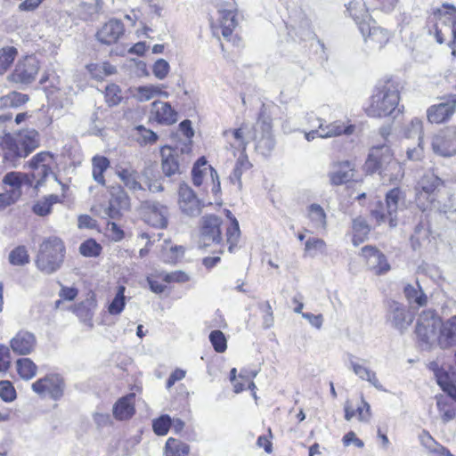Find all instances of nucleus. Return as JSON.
Masks as SVG:
<instances>
[{
    "label": "nucleus",
    "instance_id": "nucleus-42",
    "mask_svg": "<svg viewBox=\"0 0 456 456\" xmlns=\"http://www.w3.org/2000/svg\"><path fill=\"white\" fill-rule=\"evenodd\" d=\"M53 254L65 255V246L63 241L55 236L45 239L40 245V252H48Z\"/></svg>",
    "mask_w": 456,
    "mask_h": 456
},
{
    "label": "nucleus",
    "instance_id": "nucleus-28",
    "mask_svg": "<svg viewBox=\"0 0 456 456\" xmlns=\"http://www.w3.org/2000/svg\"><path fill=\"white\" fill-rule=\"evenodd\" d=\"M97 307V302L94 295L75 305L73 312L79 320L90 329L94 327L93 317Z\"/></svg>",
    "mask_w": 456,
    "mask_h": 456
},
{
    "label": "nucleus",
    "instance_id": "nucleus-31",
    "mask_svg": "<svg viewBox=\"0 0 456 456\" xmlns=\"http://www.w3.org/2000/svg\"><path fill=\"white\" fill-rule=\"evenodd\" d=\"M134 395L121 397L113 406V415L118 420L130 419L134 414Z\"/></svg>",
    "mask_w": 456,
    "mask_h": 456
},
{
    "label": "nucleus",
    "instance_id": "nucleus-5",
    "mask_svg": "<svg viewBox=\"0 0 456 456\" xmlns=\"http://www.w3.org/2000/svg\"><path fill=\"white\" fill-rule=\"evenodd\" d=\"M442 319L435 310H424L419 314L415 332L418 337L419 344L423 349H430L434 346H438V337Z\"/></svg>",
    "mask_w": 456,
    "mask_h": 456
},
{
    "label": "nucleus",
    "instance_id": "nucleus-14",
    "mask_svg": "<svg viewBox=\"0 0 456 456\" xmlns=\"http://www.w3.org/2000/svg\"><path fill=\"white\" fill-rule=\"evenodd\" d=\"M183 151V149L179 150L178 147L171 148L166 146L162 148L161 168L166 176L171 177L183 172V168L188 162L181 155Z\"/></svg>",
    "mask_w": 456,
    "mask_h": 456
},
{
    "label": "nucleus",
    "instance_id": "nucleus-43",
    "mask_svg": "<svg viewBox=\"0 0 456 456\" xmlns=\"http://www.w3.org/2000/svg\"><path fill=\"white\" fill-rule=\"evenodd\" d=\"M125 291L126 288L124 286L118 288L115 297L108 306V311L111 315H118L124 310L126 305Z\"/></svg>",
    "mask_w": 456,
    "mask_h": 456
},
{
    "label": "nucleus",
    "instance_id": "nucleus-21",
    "mask_svg": "<svg viewBox=\"0 0 456 456\" xmlns=\"http://www.w3.org/2000/svg\"><path fill=\"white\" fill-rule=\"evenodd\" d=\"M456 110V97L431 105L427 110V118L431 124H442L448 121Z\"/></svg>",
    "mask_w": 456,
    "mask_h": 456
},
{
    "label": "nucleus",
    "instance_id": "nucleus-19",
    "mask_svg": "<svg viewBox=\"0 0 456 456\" xmlns=\"http://www.w3.org/2000/svg\"><path fill=\"white\" fill-rule=\"evenodd\" d=\"M362 254L366 261L368 269L376 275H384L390 269V264L387 256L378 248L372 246H364L362 248Z\"/></svg>",
    "mask_w": 456,
    "mask_h": 456
},
{
    "label": "nucleus",
    "instance_id": "nucleus-58",
    "mask_svg": "<svg viewBox=\"0 0 456 456\" xmlns=\"http://www.w3.org/2000/svg\"><path fill=\"white\" fill-rule=\"evenodd\" d=\"M169 69L168 62L164 59H159L153 65L152 72L157 78L161 80L167 76Z\"/></svg>",
    "mask_w": 456,
    "mask_h": 456
},
{
    "label": "nucleus",
    "instance_id": "nucleus-51",
    "mask_svg": "<svg viewBox=\"0 0 456 456\" xmlns=\"http://www.w3.org/2000/svg\"><path fill=\"white\" fill-rule=\"evenodd\" d=\"M102 247L94 240L89 239L84 241L79 247V252L84 256L93 257L101 254Z\"/></svg>",
    "mask_w": 456,
    "mask_h": 456
},
{
    "label": "nucleus",
    "instance_id": "nucleus-56",
    "mask_svg": "<svg viewBox=\"0 0 456 456\" xmlns=\"http://www.w3.org/2000/svg\"><path fill=\"white\" fill-rule=\"evenodd\" d=\"M106 102L110 106L118 105L121 101L120 89L116 85H110L105 89Z\"/></svg>",
    "mask_w": 456,
    "mask_h": 456
},
{
    "label": "nucleus",
    "instance_id": "nucleus-33",
    "mask_svg": "<svg viewBox=\"0 0 456 456\" xmlns=\"http://www.w3.org/2000/svg\"><path fill=\"white\" fill-rule=\"evenodd\" d=\"M116 175L129 190L140 191L142 189L139 182V174L134 168L118 167L116 168Z\"/></svg>",
    "mask_w": 456,
    "mask_h": 456
},
{
    "label": "nucleus",
    "instance_id": "nucleus-3",
    "mask_svg": "<svg viewBox=\"0 0 456 456\" xmlns=\"http://www.w3.org/2000/svg\"><path fill=\"white\" fill-rule=\"evenodd\" d=\"M400 94L397 85L387 81L377 86L375 93L370 100V104L365 108L369 117L382 118L400 114L403 107L399 106Z\"/></svg>",
    "mask_w": 456,
    "mask_h": 456
},
{
    "label": "nucleus",
    "instance_id": "nucleus-40",
    "mask_svg": "<svg viewBox=\"0 0 456 456\" xmlns=\"http://www.w3.org/2000/svg\"><path fill=\"white\" fill-rule=\"evenodd\" d=\"M236 26L237 21L232 11L224 10L220 12V28L224 38H230Z\"/></svg>",
    "mask_w": 456,
    "mask_h": 456
},
{
    "label": "nucleus",
    "instance_id": "nucleus-30",
    "mask_svg": "<svg viewBox=\"0 0 456 456\" xmlns=\"http://www.w3.org/2000/svg\"><path fill=\"white\" fill-rule=\"evenodd\" d=\"M354 176V166L349 161L336 164L329 177L333 185H341L350 181Z\"/></svg>",
    "mask_w": 456,
    "mask_h": 456
},
{
    "label": "nucleus",
    "instance_id": "nucleus-36",
    "mask_svg": "<svg viewBox=\"0 0 456 456\" xmlns=\"http://www.w3.org/2000/svg\"><path fill=\"white\" fill-rule=\"evenodd\" d=\"M353 244L358 246L362 243L367 238L370 232V226L366 220L361 216L356 217L353 220Z\"/></svg>",
    "mask_w": 456,
    "mask_h": 456
},
{
    "label": "nucleus",
    "instance_id": "nucleus-16",
    "mask_svg": "<svg viewBox=\"0 0 456 456\" xmlns=\"http://www.w3.org/2000/svg\"><path fill=\"white\" fill-rule=\"evenodd\" d=\"M413 319V314L403 304L393 301L389 305L387 322L401 333L404 332L411 326Z\"/></svg>",
    "mask_w": 456,
    "mask_h": 456
},
{
    "label": "nucleus",
    "instance_id": "nucleus-63",
    "mask_svg": "<svg viewBox=\"0 0 456 456\" xmlns=\"http://www.w3.org/2000/svg\"><path fill=\"white\" fill-rule=\"evenodd\" d=\"M163 280L166 282H185L189 281V276L187 273L182 271H176L173 273H166L163 277Z\"/></svg>",
    "mask_w": 456,
    "mask_h": 456
},
{
    "label": "nucleus",
    "instance_id": "nucleus-61",
    "mask_svg": "<svg viewBox=\"0 0 456 456\" xmlns=\"http://www.w3.org/2000/svg\"><path fill=\"white\" fill-rule=\"evenodd\" d=\"M11 365V354L8 346L0 345V372H6Z\"/></svg>",
    "mask_w": 456,
    "mask_h": 456
},
{
    "label": "nucleus",
    "instance_id": "nucleus-23",
    "mask_svg": "<svg viewBox=\"0 0 456 456\" xmlns=\"http://www.w3.org/2000/svg\"><path fill=\"white\" fill-rule=\"evenodd\" d=\"M314 122L317 123L320 128L321 138H330L339 136L341 134H352L354 131V126L352 124H345L341 120H336L331 123H327L323 118H316Z\"/></svg>",
    "mask_w": 456,
    "mask_h": 456
},
{
    "label": "nucleus",
    "instance_id": "nucleus-45",
    "mask_svg": "<svg viewBox=\"0 0 456 456\" xmlns=\"http://www.w3.org/2000/svg\"><path fill=\"white\" fill-rule=\"evenodd\" d=\"M156 95L168 96L167 92H163L159 86H144L137 89L136 98L140 102H147L155 97Z\"/></svg>",
    "mask_w": 456,
    "mask_h": 456
},
{
    "label": "nucleus",
    "instance_id": "nucleus-49",
    "mask_svg": "<svg viewBox=\"0 0 456 456\" xmlns=\"http://www.w3.org/2000/svg\"><path fill=\"white\" fill-rule=\"evenodd\" d=\"M305 251L312 256L318 253L322 254L326 251V242L322 239L309 238L305 241Z\"/></svg>",
    "mask_w": 456,
    "mask_h": 456
},
{
    "label": "nucleus",
    "instance_id": "nucleus-1",
    "mask_svg": "<svg viewBox=\"0 0 456 456\" xmlns=\"http://www.w3.org/2000/svg\"><path fill=\"white\" fill-rule=\"evenodd\" d=\"M415 202L422 212L447 214L456 211V204L445 190V183L433 172L424 174L415 186Z\"/></svg>",
    "mask_w": 456,
    "mask_h": 456
},
{
    "label": "nucleus",
    "instance_id": "nucleus-27",
    "mask_svg": "<svg viewBox=\"0 0 456 456\" xmlns=\"http://www.w3.org/2000/svg\"><path fill=\"white\" fill-rule=\"evenodd\" d=\"M438 346L441 349L456 346V315L442 322L438 337Z\"/></svg>",
    "mask_w": 456,
    "mask_h": 456
},
{
    "label": "nucleus",
    "instance_id": "nucleus-15",
    "mask_svg": "<svg viewBox=\"0 0 456 456\" xmlns=\"http://www.w3.org/2000/svg\"><path fill=\"white\" fill-rule=\"evenodd\" d=\"M432 149L442 157L456 155V127H447L436 134L432 139Z\"/></svg>",
    "mask_w": 456,
    "mask_h": 456
},
{
    "label": "nucleus",
    "instance_id": "nucleus-32",
    "mask_svg": "<svg viewBox=\"0 0 456 456\" xmlns=\"http://www.w3.org/2000/svg\"><path fill=\"white\" fill-rule=\"evenodd\" d=\"M403 294L411 305L421 307L425 306L428 303V296L423 291L418 281L414 284H406L403 287Z\"/></svg>",
    "mask_w": 456,
    "mask_h": 456
},
{
    "label": "nucleus",
    "instance_id": "nucleus-60",
    "mask_svg": "<svg viewBox=\"0 0 456 456\" xmlns=\"http://www.w3.org/2000/svg\"><path fill=\"white\" fill-rule=\"evenodd\" d=\"M25 97H27V95H21L17 93L3 96L0 98V107H16L18 102L25 101Z\"/></svg>",
    "mask_w": 456,
    "mask_h": 456
},
{
    "label": "nucleus",
    "instance_id": "nucleus-9",
    "mask_svg": "<svg viewBox=\"0 0 456 456\" xmlns=\"http://www.w3.org/2000/svg\"><path fill=\"white\" fill-rule=\"evenodd\" d=\"M53 154L50 151H41L30 159V187L42 185L44 180L52 173Z\"/></svg>",
    "mask_w": 456,
    "mask_h": 456
},
{
    "label": "nucleus",
    "instance_id": "nucleus-39",
    "mask_svg": "<svg viewBox=\"0 0 456 456\" xmlns=\"http://www.w3.org/2000/svg\"><path fill=\"white\" fill-rule=\"evenodd\" d=\"M10 346L13 353L19 355L28 354V331L20 330L10 341Z\"/></svg>",
    "mask_w": 456,
    "mask_h": 456
},
{
    "label": "nucleus",
    "instance_id": "nucleus-7",
    "mask_svg": "<svg viewBox=\"0 0 456 456\" xmlns=\"http://www.w3.org/2000/svg\"><path fill=\"white\" fill-rule=\"evenodd\" d=\"M402 200V191L399 188L390 190L386 195V205L379 202L371 210V216L379 224L388 223L390 227L397 225V211Z\"/></svg>",
    "mask_w": 456,
    "mask_h": 456
},
{
    "label": "nucleus",
    "instance_id": "nucleus-12",
    "mask_svg": "<svg viewBox=\"0 0 456 456\" xmlns=\"http://www.w3.org/2000/svg\"><path fill=\"white\" fill-rule=\"evenodd\" d=\"M191 175L192 182L195 186L199 187L202 185L204 181L206 183L210 181L212 185L211 190L214 194H217L221 191L220 181L216 170L210 165H208V162L204 158H200L194 164L191 170Z\"/></svg>",
    "mask_w": 456,
    "mask_h": 456
},
{
    "label": "nucleus",
    "instance_id": "nucleus-54",
    "mask_svg": "<svg viewBox=\"0 0 456 456\" xmlns=\"http://www.w3.org/2000/svg\"><path fill=\"white\" fill-rule=\"evenodd\" d=\"M184 248L183 246H171L169 248H165L162 252V259L166 263H175L184 254Z\"/></svg>",
    "mask_w": 456,
    "mask_h": 456
},
{
    "label": "nucleus",
    "instance_id": "nucleus-8",
    "mask_svg": "<svg viewBox=\"0 0 456 456\" xmlns=\"http://www.w3.org/2000/svg\"><path fill=\"white\" fill-rule=\"evenodd\" d=\"M251 140L256 142V150L263 156H269L275 146L272 133L271 118L261 111L257 121L252 126Z\"/></svg>",
    "mask_w": 456,
    "mask_h": 456
},
{
    "label": "nucleus",
    "instance_id": "nucleus-62",
    "mask_svg": "<svg viewBox=\"0 0 456 456\" xmlns=\"http://www.w3.org/2000/svg\"><path fill=\"white\" fill-rule=\"evenodd\" d=\"M110 200L121 208H127L129 207V199L126 193L120 188L118 189L117 193H112Z\"/></svg>",
    "mask_w": 456,
    "mask_h": 456
},
{
    "label": "nucleus",
    "instance_id": "nucleus-34",
    "mask_svg": "<svg viewBox=\"0 0 456 456\" xmlns=\"http://www.w3.org/2000/svg\"><path fill=\"white\" fill-rule=\"evenodd\" d=\"M306 212L314 228L317 230L327 229V215L321 205L317 203L310 204L306 208Z\"/></svg>",
    "mask_w": 456,
    "mask_h": 456
},
{
    "label": "nucleus",
    "instance_id": "nucleus-48",
    "mask_svg": "<svg viewBox=\"0 0 456 456\" xmlns=\"http://www.w3.org/2000/svg\"><path fill=\"white\" fill-rule=\"evenodd\" d=\"M209 340L216 352L224 353L227 349V339L221 330H215L211 331Z\"/></svg>",
    "mask_w": 456,
    "mask_h": 456
},
{
    "label": "nucleus",
    "instance_id": "nucleus-18",
    "mask_svg": "<svg viewBox=\"0 0 456 456\" xmlns=\"http://www.w3.org/2000/svg\"><path fill=\"white\" fill-rule=\"evenodd\" d=\"M392 160L391 149L387 145L372 147L365 161L364 167L367 173L370 174L381 173L384 170L385 165L391 164Z\"/></svg>",
    "mask_w": 456,
    "mask_h": 456
},
{
    "label": "nucleus",
    "instance_id": "nucleus-22",
    "mask_svg": "<svg viewBox=\"0 0 456 456\" xmlns=\"http://www.w3.org/2000/svg\"><path fill=\"white\" fill-rule=\"evenodd\" d=\"M125 28L121 20L110 19L96 33V37L102 44L110 45L118 41L124 35Z\"/></svg>",
    "mask_w": 456,
    "mask_h": 456
},
{
    "label": "nucleus",
    "instance_id": "nucleus-6",
    "mask_svg": "<svg viewBox=\"0 0 456 456\" xmlns=\"http://www.w3.org/2000/svg\"><path fill=\"white\" fill-rule=\"evenodd\" d=\"M28 132L19 133L17 138L10 134L0 136V155L7 162L16 167V162L28 155Z\"/></svg>",
    "mask_w": 456,
    "mask_h": 456
},
{
    "label": "nucleus",
    "instance_id": "nucleus-57",
    "mask_svg": "<svg viewBox=\"0 0 456 456\" xmlns=\"http://www.w3.org/2000/svg\"><path fill=\"white\" fill-rule=\"evenodd\" d=\"M359 421L369 422L371 417L370 405L361 396V404L356 408Z\"/></svg>",
    "mask_w": 456,
    "mask_h": 456
},
{
    "label": "nucleus",
    "instance_id": "nucleus-24",
    "mask_svg": "<svg viewBox=\"0 0 456 456\" xmlns=\"http://www.w3.org/2000/svg\"><path fill=\"white\" fill-rule=\"evenodd\" d=\"M150 118L158 124L169 126L177 121V112L168 102L155 101L151 103Z\"/></svg>",
    "mask_w": 456,
    "mask_h": 456
},
{
    "label": "nucleus",
    "instance_id": "nucleus-4",
    "mask_svg": "<svg viewBox=\"0 0 456 456\" xmlns=\"http://www.w3.org/2000/svg\"><path fill=\"white\" fill-rule=\"evenodd\" d=\"M436 379L439 387L446 393L436 396V405L444 421L448 422L456 416L453 402H456V386L450 379L449 373L437 361H432L428 364Z\"/></svg>",
    "mask_w": 456,
    "mask_h": 456
},
{
    "label": "nucleus",
    "instance_id": "nucleus-41",
    "mask_svg": "<svg viewBox=\"0 0 456 456\" xmlns=\"http://www.w3.org/2000/svg\"><path fill=\"white\" fill-rule=\"evenodd\" d=\"M134 136L141 145L152 144L158 140L156 133L142 125L134 128Z\"/></svg>",
    "mask_w": 456,
    "mask_h": 456
},
{
    "label": "nucleus",
    "instance_id": "nucleus-17",
    "mask_svg": "<svg viewBox=\"0 0 456 456\" xmlns=\"http://www.w3.org/2000/svg\"><path fill=\"white\" fill-rule=\"evenodd\" d=\"M178 205L181 211L189 216H199L203 207L193 190L186 183H182L179 186Z\"/></svg>",
    "mask_w": 456,
    "mask_h": 456
},
{
    "label": "nucleus",
    "instance_id": "nucleus-25",
    "mask_svg": "<svg viewBox=\"0 0 456 456\" xmlns=\"http://www.w3.org/2000/svg\"><path fill=\"white\" fill-rule=\"evenodd\" d=\"M64 255L53 254L48 252H38L36 256L35 264L38 270L46 274L57 272L62 265Z\"/></svg>",
    "mask_w": 456,
    "mask_h": 456
},
{
    "label": "nucleus",
    "instance_id": "nucleus-47",
    "mask_svg": "<svg viewBox=\"0 0 456 456\" xmlns=\"http://www.w3.org/2000/svg\"><path fill=\"white\" fill-rule=\"evenodd\" d=\"M404 135L408 138L417 137L419 142L423 140V123L422 120L414 118L404 127Z\"/></svg>",
    "mask_w": 456,
    "mask_h": 456
},
{
    "label": "nucleus",
    "instance_id": "nucleus-55",
    "mask_svg": "<svg viewBox=\"0 0 456 456\" xmlns=\"http://www.w3.org/2000/svg\"><path fill=\"white\" fill-rule=\"evenodd\" d=\"M0 398L7 403L12 402L16 398V391L10 381H0Z\"/></svg>",
    "mask_w": 456,
    "mask_h": 456
},
{
    "label": "nucleus",
    "instance_id": "nucleus-26",
    "mask_svg": "<svg viewBox=\"0 0 456 456\" xmlns=\"http://www.w3.org/2000/svg\"><path fill=\"white\" fill-rule=\"evenodd\" d=\"M348 363L350 369L359 379L369 382L379 391H387L383 385L379 382L376 372L364 364L354 361V356L353 354H348Z\"/></svg>",
    "mask_w": 456,
    "mask_h": 456
},
{
    "label": "nucleus",
    "instance_id": "nucleus-38",
    "mask_svg": "<svg viewBox=\"0 0 456 456\" xmlns=\"http://www.w3.org/2000/svg\"><path fill=\"white\" fill-rule=\"evenodd\" d=\"M61 200L58 195L50 194L38 200L32 208L33 212L39 216H48L52 212V207L61 202Z\"/></svg>",
    "mask_w": 456,
    "mask_h": 456
},
{
    "label": "nucleus",
    "instance_id": "nucleus-53",
    "mask_svg": "<svg viewBox=\"0 0 456 456\" xmlns=\"http://www.w3.org/2000/svg\"><path fill=\"white\" fill-rule=\"evenodd\" d=\"M172 419L165 414L156 419L152 422V428L156 435L165 436L171 428Z\"/></svg>",
    "mask_w": 456,
    "mask_h": 456
},
{
    "label": "nucleus",
    "instance_id": "nucleus-10",
    "mask_svg": "<svg viewBox=\"0 0 456 456\" xmlns=\"http://www.w3.org/2000/svg\"><path fill=\"white\" fill-rule=\"evenodd\" d=\"M28 179L25 173L9 172L3 179V183L12 187L10 191L0 193V211L14 204L21 196V185L24 180Z\"/></svg>",
    "mask_w": 456,
    "mask_h": 456
},
{
    "label": "nucleus",
    "instance_id": "nucleus-13",
    "mask_svg": "<svg viewBox=\"0 0 456 456\" xmlns=\"http://www.w3.org/2000/svg\"><path fill=\"white\" fill-rule=\"evenodd\" d=\"M32 389L42 397L57 401L63 395L64 381L60 375L52 374L35 382Z\"/></svg>",
    "mask_w": 456,
    "mask_h": 456
},
{
    "label": "nucleus",
    "instance_id": "nucleus-52",
    "mask_svg": "<svg viewBox=\"0 0 456 456\" xmlns=\"http://www.w3.org/2000/svg\"><path fill=\"white\" fill-rule=\"evenodd\" d=\"M240 235L239 222L235 217L232 218V225L227 229V243L229 244V251L232 252L233 248L237 245Z\"/></svg>",
    "mask_w": 456,
    "mask_h": 456
},
{
    "label": "nucleus",
    "instance_id": "nucleus-2",
    "mask_svg": "<svg viewBox=\"0 0 456 456\" xmlns=\"http://www.w3.org/2000/svg\"><path fill=\"white\" fill-rule=\"evenodd\" d=\"M350 15L358 24L367 47L379 51L389 42L392 34L387 28L377 25L376 21L368 18V12L362 0H354L346 6Z\"/></svg>",
    "mask_w": 456,
    "mask_h": 456
},
{
    "label": "nucleus",
    "instance_id": "nucleus-37",
    "mask_svg": "<svg viewBox=\"0 0 456 456\" xmlns=\"http://www.w3.org/2000/svg\"><path fill=\"white\" fill-rule=\"evenodd\" d=\"M190 446L178 439L169 437L165 444V456H188Z\"/></svg>",
    "mask_w": 456,
    "mask_h": 456
},
{
    "label": "nucleus",
    "instance_id": "nucleus-59",
    "mask_svg": "<svg viewBox=\"0 0 456 456\" xmlns=\"http://www.w3.org/2000/svg\"><path fill=\"white\" fill-rule=\"evenodd\" d=\"M259 308L265 313L263 316V326L265 329H269L273 325V309L268 301L259 304Z\"/></svg>",
    "mask_w": 456,
    "mask_h": 456
},
{
    "label": "nucleus",
    "instance_id": "nucleus-35",
    "mask_svg": "<svg viewBox=\"0 0 456 456\" xmlns=\"http://www.w3.org/2000/svg\"><path fill=\"white\" fill-rule=\"evenodd\" d=\"M109 167L110 160L106 157L96 155L92 159L93 178L97 183L102 186L105 185L104 172Z\"/></svg>",
    "mask_w": 456,
    "mask_h": 456
},
{
    "label": "nucleus",
    "instance_id": "nucleus-11",
    "mask_svg": "<svg viewBox=\"0 0 456 456\" xmlns=\"http://www.w3.org/2000/svg\"><path fill=\"white\" fill-rule=\"evenodd\" d=\"M252 134V127L247 123L241 124L238 128L224 130L223 136L227 143L226 149L232 151L233 156H236V151H246Z\"/></svg>",
    "mask_w": 456,
    "mask_h": 456
},
{
    "label": "nucleus",
    "instance_id": "nucleus-46",
    "mask_svg": "<svg viewBox=\"0 0 456 456\" xmlns=\"http://www.w3.org/2000/svg\"><path fill=\"white\" fill-rule=\"evenodd\" d=\"M9 79L17 84H28V67L25 61H20L16 64L14 70L10 75Z\"/></svg>",
    "mask_w": 456,
    "mask_h": 456
},
{
    "label": "nucleus",
    "instance_id": "nucleus-64",
    "mask_svg": "<svg viewBox=\"0 0 456 456\" xmlns=\"http://www.w3.org/2000/svg\"><path fill=\"white\" fill-rule=\"evenodd\" d=\"M78 294L77 289L75 287H66L61 285V290L59 292V297L63 300L72 301L76 298Z\"/></svg>",
    "mask_w": 456,
    "mask_h": 456
},
{
    "label": "nucleus",
    "instance_id": "nucleus-20",
    "mask_svg": "<svg viewBox=\"0 0 456 456\" xmlns=\"http://www.w3.org/2000/svg\"><path fill=\"white\" fill-rule=\"evenodd\" d=\"M222 219L216 216H205L202 218L200 242L204 247L219 243L222 240Z\"/></svg>",
    "mask_w": 456,
    "mask_h": 456
},
{
    "label": "nucleus",
    "instance_id": "nucleus-29",
    "mask_svg": "<svg viewBox=\"0 0 456 456\" xmlns=\"http://www.w3.org/2000/svg\"><path fill=\"white\" fill-rule=\"evenodd\" d=\"M147 208L146 221L151 225L158 228H165L167 225L168 210L167 207L159 202H150Z\"/></svg>",
    "mask_w": 456,
    "mask_h": 456
},
{
    "label": "nucleus",
    "instance_id": "nucleus-44",
    "mask_svg": "<svg viewBox=\"0 0 456 456\" xmlns=\"http://www.w3.org/2000/svg\"><path fill=\"white\" fill-rule=\"evenodd\" d=\"M18 51L13 46H6L0 49V74H4L13 62Z\"/></svg>",
    "mask_w": 456,
    "mask_h": 456
},
{
    "label": "nucleus",
    "instance_id": "nucleus-50",
    "mask_svg": "<svg viewBox=\"0 0 456 456\" xmlns=\"http://www.w3.org/2000/svg\"><path fill=\"white\" fill-rule=\"evenodd\" d=\"M9 262L12 265H24L28 262V255L25 246H19L9 254Z\"/></svg>",
    "mask_w": 456,
    "mask_h": 456
}]
</instances>
